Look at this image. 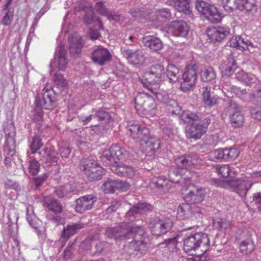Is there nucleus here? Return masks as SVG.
<instances>
[{
    "label": "nucleus",
    "mask_w": 261,
    "mask_h": 261,
    "mask_svg": "<svg viewBox=\"0 0 261 261\" xmlns=\"http://www.w3.org/2000/svg\"><path fill=\"white\" fill-rule=\"evenodd\" d=\"M108 238L114 239L116 243L133 238V241L124 246V250L129 255L137 256L147 250L149 239L144 228L135 226L132 223H121L119 226L109 228L106 230Z\"/></svg>",
    "instance_id": "nucleus-1"
},
{
    "label": "nucleus",
    "mask_w": 261,
    "mask_h": 261,
    "mask_svg": "<svg viewBox=\"0 0 261 261\" xmlns=\"http://www.w3.org/2000/svg\"><path fill=\"white\" fill-rule=\"evenodd\" d=\"M34 119L39 123L41 122L43 116V109L53 110L57 105L54 92L50 88L45 87L41 95L38 94L35 98Z\"/></svg>",
    "instance_id": "nucleus-2"
},
{
    "label": "nucleus",
    "mask_w": 261,
    "mask_h": 261,
    "mask_svg": "<svg viewBox=\"0 0 261 261\" xmlns=\"http://www.w3.org/2000/svg\"><path fill=\"white\" fill-rule=\"evenodd\" d=\"M210 239L204 233L191 234L184 240V250L191 255L198 250L204 253L210 249Z\"/></svg>",
    "instance_id": "nucleus-3"
},
{
    "label": "nucleus",
    "mask_w": 261,
    "mask_h": 261,
    "mask_svg": "<svg viewBox=\"0 0 261 261\" xmlns=\"http://www.w3.org/2000/svg\"><path fill=\"white\" fill-rule=\"evenodd\" d=\"M135 108L141 116L153 117L157 112L154 99L147 93H140L134 99Z\"/></svg>",
    "instance_id": "nucleus-4"
},
{
    "label": "nucleus",
    "mask_w": 261,
    "mask_h": 261,
    "mask_svg": "<svg viewBox=\"0 0 261 261\" xmlns=\"http://www.w3.org/2000/svg\"><path fill=\"white\" fill-rule=\"evenodd\" d=\"M165 77V69L161 64H155L151 66L149 72L145 74V80L148 84L143 83L145 88L147 89L151 94L160 98V94L158 93L157 86L153 87L152 85L159 84Z\"/></svg>",
    "instance_id": "nucleus-5"
},
{
    "label": "nucleus",
    "mask_w": 261,
    "mask_h": 261,
    "mask_svg": "<svg viewBox=\"0 0 261 261\" xmlns=\"http://www.w3.org/2000/svg\"><path fill=\"white\" fill-rule=\"evenodd\" d=\"M195 7L199 13L203 14L207 20L213 23L221 22L224 17L216 7L203 1H197Z\"/></svg>",
    "instance_id": "nucleus-6"
},
{
    "label": "nucleus",
    "mask_w": 261,
    "mask_h": 261,
    "mask_svg": "<svg viewBox=\"0 0 261 261\" xmlns=\"http://www.w3.org/2000/svg\"><path fill=\"white\" fill-rule=\"evenodd\" d=\"M231 92L241 99L246 102H251L256 105H261V85H256L252 93H248L245 89H241L235 86L229 88Z\"/></svg>",
    "instance_id": "nucleus-7"
},
{
    "label": "nucleus",
    "mask_w": 261,
    "mask_h": 261,
    "mask_svg": "<svg viewBox=\"0 0 261 261\" xmlns=\"http://www.w3.org/2000/svg\"><path fill=\"white\" fill-rule=\"evenodd\" d=\"M127 155L128 152L124 147L115 144L112 145L109 149H105L103 151L101 160L103 163L108 165L112 160H125Z\"/></svg>",
    "instance_id": "nucleus-8"
},
{
    "label": "nucleus",
    "mask_w": 261,
    "mask_h": 261,
    "mask_svg": "<svg viewBox=\"0 0 261 261\" xmlns=\"http://www.w3.org/2000/svg\"><path fill=\"white\" fill-rule=\"evenodd\" d=\"M211 121V119L207 117L198 123H192L187 130V137L195 140L199 139L206 132Z\"/></svg>",
    "instance_id": "nucleus-9"
},
{
    "label": "nucleus",
    "mask_w": 261,
    "mask_h": 261,
    "mask_svg": "<svg viewBox=\"0 0 261 261\" xmlns=\"http://www.w3.org/2000/svg\"><path fill=\"white\" fill-rule=\"evenodd\" d=\"M172 224L173 222L170 219H154L149 223V227L153 235L160 236L170 231Z\"/></svg>",
    "instance_id": "nucleus-10"
},
{
    "label": "nucleus",
    "mask_w": 261,
    "mask_h": 261,
    "mask_svg": "<svg viewBox=\"0 0 261 261\" xmlns=\"http://www.w3.org/2000/svg\"><path fill=\"white\" fill-rule=\"evenodd\" d=\"M197 78V75L195 66H187L182 75L183 82H181L180 85L181 90L184 92H186L190 90L195 85Z\"/></svg>",
    "instance_id": "nucleus-11"
},
{
    "label": "nucleus",
    "mask_w": 261,
    "mask_h": 261,
    "mask_svg": "<svg viewBox=\"0 0 261 261\" xmlns=\"http://www.w3.org/2000/svg\"><path fill=\"white\" fill-rule=\"evenodd\" d=\"M97 200V197L93 194L81 196L76 200L75 211L80 214L84 213L92 209Z\"/></svg>",
    "instance_id": "nucleus-12"
},
{
    "label": "nucleus",
    "mask_w": 261,
    "mask_h": 261,
    "mask_svg": "<svg viewBox=\"0 0 261 261\" xmlns=\"http://www.w3.org/2000/svg\"><path fill=\"white\" fill-rule=\"evenodd\" d=\"M189 31V27L184 21H174L170 23L167 32L175 37H186Z\"/></svg>",
    "instance_id": "nucleus-13"
},
{
    "label": "nucleus",
    "mask_w": 261,
    "mask_h": 261,
    "mask_svg": "<svg viewBox=\"0 0 261 261\" xmlns=\"http://www.w3.org/2000/svg\"><path fill=\"white\" fill-rule=\"evenodd\" d=\"M111 58L109 50L103 47H98L93 50L91 56L93 62L100 66H103L110 61Z\"/></svg>",
    "instance_id": "nucleus-14"
},
{
    "label": "nucleus",
    "mask_w": 261,
    "mask_h": 261,
    "mask_svg": "<svg viewBox=\"0 0 261 261\" xmlns=\"http://www.w3.org/2000/svg\"><path fill=\"white\" fill-rule=\"evenodd\" d=\"M6 141L4 146V151L7 155L12 156L15 153V132L13 126L10 127V131L5 129Z\"/></svg>",
    "instance_id": "nucleus-15"
},
{
    "label": "nucleus",
    "mask_w": 261,
    "mask_h": 261,
    "mask_svg": "<svg viewBox=\"0 0 261 261\" xmlns=\"http://www.w3.org/2000/svg\"><path fill=\"white\" fill-rule=\"evenodd\" d=\"M128 62L133 65H141L145 60V56L140 49L127 48L123 51Z\"/></svg>",
    "instance_id": "nucleus-16"
},
{
    "label": "nucleus",
    "mask_w": 261,
    "mask_h": 261,
    "mask_svg": "<svg viewBox=\"0 0 261 261\" xmlns=\"http://www.w3.org/2000/svg\"><path fill=\"white\" fill-rule=\"evenodd\" d=\"M109 165L110 170L119 176L133 178L135 175L136 171L130 166L116 162L114 164L110 163Z\"/></svg>",
    "instance_id": "nucleus-17"
},
{
    "label": "nucleus",
    "mask_w": 261,
    "mask_h": 261,
    "mask_svg": "<svg viewBox=\"0 0 261 261\" xmlns=\"http://www.w3.org/2000/svg\"><path fill=\"white\" fill-rule=\"evenodd\" d=\"M230 33L229 29L226 27H217L210 28L207 35L213 42H220L225 39Z\"/></svg>",
    "instance_id": "nucleus-18"
},
{
    "label": "nucleus",
    "mask_w": 261,
    "mask_h": 261,
    "mask_svg": "<svg viewBox=\"0 0 261 261\" xmlns=\"http://www.w3.org/2000/svg\"><path fill=\"white\" fill-rule=\"evenodd\" d=\"M230 108L232 109L230 115V122L232 126L236 127L242 126L245 122V117L241 111V107L234 103L231 104Z\"/></svg>",
    "instance_id": "nucleus-19"
},
{
    "label": "nucleus",
    "mask_w": 261,
    "mask_h": 261,
    "mask_svg": "<svg viewBox=\"0 0 261 261\" xmlns=\"http://www.w3.org/2000/svg\"><path fill=\"white\" fill-rule=\"evenodd\" d=\"M67 57L64 46H59L55 54L54 61L50 62V66L52 67L55 62H58L59 70H64L67 64Z\"/></svg>",
    "instance_id": "nucleus-20"
},
{
    "label": "nucleus",
    "mask_w": 261,
    "mask_h": 261,
    "mask_svg": "<svg viewBox=\"0 0 261 261\" xmlns=\"http://www.w3.org/2000/svg\"><path fill=\"white\" fill-rule=\"evenodd\" d=\"M230 185L240 196L245 197L252 184L249 180L237 179L230 182Z\"/></svg>",
    "instance_id": "nucleus-21"
},
{
    "label": "nucleus",
    "mask_w": 261,
    "mask_h": 261,
    "mask_svg": "<svg viewBox=\"0 0 261 261\" xmlns=\"http://www.w3.org/2000/svg\"><path fill=\"white\" fill-rule=\"evenodd\" d=\"M151 209L152 206L150 204L146 203H139L132 207L126 213L125 217L126 219L133 221L138 215Z\"/></svg>",
    "instance_id": "nucleus-22"
},
{
    "label": "nucleus",
    "mask_w": 261,
    "mask_h": 261,
    "mask_svg": "<svg viewBox=\"0 0 261 261\" xmlns=\"http://www.w3.org/2000/svg\"><path fill=\"white\" fill-rule=\"evenodd\" d=\"M205 192L203 189L194 188L185 194V200L194 203L201 202L205 197Z\"/></svg>",
    "instance_id": "nucleus-23"
},
{
    "label": "nucleus",
    "mask_w": 261,
    "mask_h": 261,
    "mask_svg": "<svg viewBox=\"0 0 261 261\" xmlns=\"http://www.w3.org/2000/svg\"><path fill=\"white\" fill-rule=\"evenodd\" d=\"M44 207H46L48 211H51L56 214L60 213L62 211L61 204L52 196H46L42 200Z\"/></svg>",
    "instance_id": "nucleus-24"
},
{
    "label": "nucleus",
    "mask_w": 261,
    "mask_h": 261,
    "mask_svg": "<svg viewBox=\"0 0 261 261\" xmlns=\"http://www.w3.org/2000/svg\"><path fill=\"white\" fill-rule=\"evenodd\" d=\"M193 213V206L191 204L181 203L177 208L176 217L179 220H186L191 218Z\"/></svg>",
    "instance_id": "nucleus-25"
},
{
    "label": "nucleus",
    "mask_w": 261,
    "mask_h": 261,
    "mask_svg": "<svg viewBox=\"0 0 261 261\" xmlns=\"http://www.w3.org/2000/svg\"><path fill=\"white\" fill-rule=\"evenodd\" d=\"M142 42L145 46L154 51L160 50L163 47L162 41L159 38L152 36L143 37Z\"/></svg>",
    "instance_id": "nucleus-26"
},
{
    "label": "nucleus",
    "mask_w": 261,
    "mask_h": 261,
    "mask_svg": "<svg viewBox=\"0 0 261 261\" xmlns=\"http://www.w3.org/2000/svg\"><path fill=\"white\" fill-rule=\"evenodd\" d=\"M84 224L82 223H75L68 224L64 227L62 236L63 238L68 240L71 236L77 233L80 230L84 228Z\"/></svg>",
    "instance_id": "nucleus-27"
},
{
    "label": "nucleus",
    "mask_w": 261,
    "mask_h": 261,
    "mask_svg": "<svg viewBox=\"0 0 261 261\" xmlns=\"http://www.w3.org/2000/svg\"><path fill=\"white\" fill-rule=\"evenodd\" d=\"M167 4L173 6L179 12L185 14H189L190 9L189 0H167Z\"/></svg>",
    "instance_id": "nucleus-28"
},
{
    "label": "nucleus",
    "mask_w": 261,
    "mask_h": 261,
    "mask_svg": "<svg viewBox=\"0 0 261 261\" xmlns=\"http://www.w3.org/2000/svg\"><path fill=\"white\" fill-rule=\"evenodd\" d=\"M174 162L177 168L181 169H187L192 165L195 164V160L189 155L180 156L175 159Z\"/></svg>",
    "instance_id": "nucleus-29"
},
{
    "label": "nucleus",
    "mask_w": 261,
    "mask_h": 261,
    "mask_svg": "<svg viewBox=\"0 0 261 261\" xmlns=\"http://www.w3.org/2000/svg\"><path fill=\"white\" fill-rule=\"evenodd\" d=\"M159 99L161 100L160 98ZM162 100L166 103V109L169 113L172 115H179L180 114L181 108L175 100L173 99H168L167 97H165Z\"/></svg>",
    "instance_id": "nucleus-30"
},
{
    "label": "nucleus",
    "mask_w": 261,
    "mask_h": 261,
    "mask_svg": "<svg viewBox=\"0 0 261 261\" xmlns=\"http://www.w3.org/2000/svg\"><path fill=\"white\" fill-rule=\"evenodd\" d=\"M95 9L100 14L107 16L109 19L117 21L119 19V16L118 14L108 11L101 2H98L96 3Z\"/></svg>",
    "instance_id": "nucleus-31"
},
{
    "label": "nucleus",
    "mask_w": 261,
    "mask_h": 261,
    "mask_svg": "<svg viewBox=\"0 0 261 261\" xmlns=\"http://www.w3.org/2000/svg\"><path fill=\"white\" fill-rule=\"evenodd\" d=\"M203 101L205 106L211 107L217 103V98L212 95L211 88L204 87L202 88Z\"/></svg>",
    "instance_id": "nucleus-32"
},
{
    "label": "nucleus",
    "mask_w": 261,
    "mask_h": 261,
    "mask_svg": "<svg viewBox=\"0 0 261 261\" xmlns=\"http://www.w3.org/2000/svg\"><path fill=\"white\" fill-rule=\"evenodd\" d=\"M85 174L90 181L97 180L100 179L105 174V170L98 165L91 170H89L88 173Z\"/></svg>",
    "instance_id": "nucleus-33"
},
{
    "label": "nucleus",
    "mask_w": 261,
    "mask_h": 261,
    "mask_svg": "<svg viewBox=\"0 0 261 261\" xmlns=\"http://www.w3.org/2000/svg\"><path fill=\"white\" fill-rule=\"evenodd\" d=\"M237 7L241 10H245L246 11H256V6L255 4L254 0H235Z\"/></svg>",
    "instance_id": "nucleus-34"
},
{
    "label": "nucleus",
    "mask_w": 261,
    "mask_h": 261,
    "mask_svg": "<svg viewBox=\"0 0 261 261\" xmlns=\"http://www.w3.org/2000/svg\"><path fill=\"white\" fill-rule=\"evenodd\" d=\"M166 74L169 82L171 83L177 82L180 75L178 68L173 64L168 65Z\"/></svg>",
    "instance_id": "nucleus-35"
},
{
    "label": "nucleus",
    "mask_w": 261,
    "mask_h": 261,
    "mask_svg": "<svg viewBox=\"0 0 261 261\" xmlns=\"http://www.w3.org/2000/svg\"><path fill=\"white\" fill-rule=\"evenodd\" d=\"M240 252L245 255H247L252 252L255 249L254 242L251 238L241 241L240 246Z\"/></svg>",
    "instance_id": "nucleus-36"
},
{
    "label": "nucleus",
    "mask_w": 261,
    "mask_h": 261,
    "mask_svg": "<svg viewBox=\"0 0 261 261\" xmlns=\"http://www.w3.org/2000/svg\"><path fill=\"white\" fill-rule=\"evenodd\" d=\"M44 152L46 154L47 158H45L43 156L39 159L40 161L43 162H53L57 163L58 160L57 157L58 153L55 150L54 147L51 146L48 148H44Z\"/></svg>",
    "instance_id": "nucleus-37"
},
{
    "label": "nucleus",
    "mask_w": 261,
    "mask_h": 261,
    "mask_svg": "<svg viewBox=\"0 0 261 261\" xmlns=\"http://www.w3.org/2000/svg\"><path fill=\"white\" fill-rule=\"evenodd\" d=\"M69 50L72 55H78L83 47L84 41L82 38L72 39L70 40Z\"/></svg>",
    "instance_id": "nucleus-38"
},
{
    "label": "nucleus",
    "mask_w": 261,
    "mask_h": 261,
    "mask_svg": "<svg viewBox=\"0 0 261 261\" xmlns=\"http://www.w3.org/2000/svg\"><path fill=\"white\" fill-rule=\"evenodd\" d=\"M239 49L241 50H248L250 53L255 51L254 48L256 47L255 46L251 41L249 40L246 36L243 37H240L239 38Z\"/></svg>",
    "instance_id": "nucleus-39"
},
{
    "label": "nucleus",
    "mask_w": 261,
    "mask_h": 261,
    "mask_svg": "<svg viewBox=\"0 0 261 261\" xmlns=\"http://www.w3.org/2000/svg\"><path fill=\"white\" fill-rule=\"evenodd\" d=\"M201 77L202 80L204 82L212 81L216 78V73L213 68L205 67L201 71Z\"/></svg>",
    "instance_id": "nucleus-40"
},
{
    "label": "nucleus",
    "mask_w": 261,
    "mask_h": 261,
    "mask_svg": "<svg viewBox=\"0 0 261 261\" xmlns=\"http://www.w3.org/2000/svg\"><path fill=\"white\" fill-rule=\"evenodd\" d=\"M236 79L248 85L254 82L255 77L252 74L247 73L242 70H240L236 74Z\"/></svg>",
    "instance_id": "nucleus-41"
},
{
    "label": "nucleus",
    "mask_w": 261,
    "mask_h": 261,
    "mask_svg": "<svg viewBox=\"0 0 261 261\" xmlns=\"http://www.w3.org/2000/svg\"><path fill=\"white\" fill-rule=\"evenodd\" d=\"M142 146L146 151H150L153 153L155 150L159 148L160 144L156 138L150 137Z\"/></svg>",
    "instance_id": "nucleus-42"
},
{
    "label": "nucleus",
    "mask_w": 261,
    "mask_h": 261,
    "mask_svg": "<svg viewBox=\"0 0 261 261\" xmlns=\"http://www.w3.org/2000/svg\"><path fill=\"white\" fill-rule=\"evenodd\" d=\"M43 145L41 140L38 136H35L32 138V140L30 141L29 147L32 154L37 153V151L40 149ZM39 155L41 154V152H38Z\"/></svg>",
    "instance_id": "nucleus-43"
},
{
    "label": "nucleus",
    "mask_w": 261,
    "mask_h": 261,
    "mask_svg": "<svg viewBox=\"0 0 261 261\" xmlns=\"http://www.w3.org/2000/svg\"><path fill=\"white\" fill-rule=\"evenodd\" d=\"M137 135L138 137L134 139L139 141L141 145L150 138L149 130L146 127H141Z\"/></svg>",
    "instance_id": "nucleus-44"
},
{
    "label": "nucleus",
    "mask_w": 261,
    "mask_h": 261,
    "mask_svg": "<svg viewBox=\"0 0 261 261\" xmlns=\"http://www.w3.org/2000/svg\"><path fill=\"white\" fill-rule=\"evenodd\" d=\"M141 127V126L136 121H129L127 123L126 129L128 131L130 136L133 139L138 137L137 134Z\"/></svg>",
    "instance_id": "nucleus-45"
},
{
    "label": "nucleus",
    "mask_w": 261,
    "mask_h": 261,
    "mask_svg": "<svg viewBox=\"0 0 261 261\" xmlns=\"http://www.w3.org/2000/svg\"><path fill=\"white\" fill-rule=\"evenodd\" d=\"M237 68V64L234 59L228 58L226 67L223 70V74L226 76H230L234 72Z\"/></svg>",
    "instance_id": "nucleus-46"
},
{
    "label": "nucleus",
    "mask_w": 261,
    "mask_h": 261,
    "mask_svg": "<svg viewBox=\"0 0 261 261\" xmlns=\"http://www.w3.org/2000/svg\"><path fill=\"white\" fill-rule=\"evenodd\" d=\"M116 180L108 179L102 185L103 192L107 193H113L116 191Z\"/></svg>",
    "instance_id": "nucleus-47"
},
{
    "label": "nucleus",
    "mask_w": 261,
    "mask_h": 261,
    "mask_svg": "<svg viewBox=\"0 0 261 261\" xmlns=\"http://www.w3.org/2000/svg\"><path fill=\"white\" fill-rule=\"evenodd\" d=\"M153 182L157 188L163 189L164 192H166L170 186L169 180L161 177L154 178Z\"/></svg>",
    "instance_id": "nucleus-48"
},
{
    "label": "nucleus",
    "mask_w": 261,
    "mask_h": 261,
    "mask_svg": "<svg viewBox=\"0 0 261 261\" xmlns=\"http://www.w3.org/2000/svg\"><path fill=\"white\" fill-rule=\"evenodd\" d=\"M97 162L93 159H85L82 161V170L84 173H88L89 170L98 165Z\"/></svg>",
    "instance_id": "nucleus-49"
},
{
    "label": "nucleus",
    "mask_w": 261,
    "mask_h": 261,
    "mask_svg": "<svg viewBox=\"0 0 261 261\" xmlns=\"http://www.w3.org/2000/svg\"><path fill=\"white\" fill-rule=\"evenodd\" d=\"M181 118L185 122H190L191 121H197L199 119V116L195 113L190 111H185L181 114Z\"/></svg>",
    "instance_id": "nucleus-50"
},
{
    "label": "nucleus",
    "mask_w": 261,
    "mask_h": 261,
    "mask_svg": "<svg viewBox=\"0 0 261 261\" xmlns=\"http://www.w3.org/2000/svg\"><path fill=\"white\" fill-rule=\"evenodd\" d=\"M40 169L39 163L34 159L29 162V173L32 175H35L39 172Z\"/></svg>",
    "instance_id": "nucleus-51"
},
{
    "label": "nucleus",
    "mask_w": 261,
    "mask_h": 261,
    "mask_svg": "<svg viewBox=\"0 0 261 261\" xmlns=\"http://www.w3.org/2000/svg\"><path fill=\"white\" fill-rule=\"evenodd\" d=\"M225 161L236 159L239 155V152L236 148H225Z\"/></svg>",
    "instance_id": "nucleus-52"
},
{
    "label": "nucleus",
    "mask_w": 261,
    "mask_h": 261,
    "mask_svg": "<svg viewBox=\"0 0 261 261\" xmlns=\"http://www.w3.org/2000/svg\"><path fill=\"white\" fill-rule=\"evenodd\" d=\"M216 169L217 173L223 177H227L230 175V169L228 165H218Z\"/></svg>",
    "instance_id": "nucleus-53"
},
{
    "label": "nucleus",
    "mask_w": 261,
    "mask_h": 261,
    "mask_svg": "<svg viewBox=\"0 0 261 261\" xmlns=\"http://www.w3.org/2000/svg\"><path fill=\"white\" fill-rule=\"evenodd\" d=\"M251 204L255 206L259 212H261V192H256L252 194Z\"/></svg>",
    "instance_id": "nucleus-54"
},
{
    "label": "nucleus",
    "mask_w": 261,
    "mask_h": 261,
    "mask_svg": "<svg viewBox=\"0 0 261 261\" xmlns=\"http://www.w3.org/2000/svg\"><path fill=\"white\" fill-rule=\"evenodd\" d=\"M54 80L55 84L59 88L65 87L67 85V81L61 74L56 73Z\"/></svg>",
    "instance_id": "nucleus-55"
},
{
    "label": "nucleus",
    "mask_w": 261,
    "mask_h": 261,
    "mask_svg": "<svg viewBox=\"0 0 261 261\" xmlns=\"http://www.w3.org/2000/svg\"><path fill=\"white\" fill-rule=\"evenodd\" d=\"M225 148L218 149L211 152L210 153V156L212 160L216 159L225 160Z\"/></svg>",
    "instance_id": "nucleus-56"
},
{
    "label": "nucleus",
    "mask_w": 261,
    "mask_h": 261,
    "mask_svg": "<svg viewBox=\"0 0 261 261\" xmlns=\"http://www.w3.org/2000/svg\"><path fill=\"white\" fill-rule=\"evenodd\" d=\"M95 118L97 117L99 121H104L106 122H109L111 117L109 113L103 110H98L96 112Z\"/></svg>",
    "instance_id": "nucleus-57"
},
{
    "label": "nucleus",
    "mask_w": 261,
    "mask_h": 261,
    "mask_svg": "<svg viewBox=\"0 0 261 261\" xmlns=\"http://www.w3.org/2000/svg\"><path fill=\"white\" fill-rule=\"evenodd\" d=\"M27 219L29 224L36 230H38L39 225V221L33 214H29V210L27 209Z\"/></svg>",
    "instance_id": "nucleus-58"
},
{
    "label": "nucleus",
    "mask_w": 261,
    "mask_h": 261,
    "mask_svg": "<svg viewBox=\"0 0 261 261\" xmlns=\"http://www.w3.org/2000/svg\"><path fill=\"white\" fill-rule=\"evenodd\" d=\"M215 224L217 225L221 229L224 230L230 229L231 226V224L230 221L221 219L217 220V221L215 222Z\"/></svg>",
    "instance_id": "nucleus-59"
},
{
    "label": "nucleus",
    "mask_w": 261,
    "mask_h": 261,
    "mask_svg": "<svg viewBox=\"0 0 261 261\" xmlns=\"http://www.w3.org/2000/svg\"><path fill=\"white\" fill-rule=\"evenodd\" d=\"M48 176V175L47 173H45L40 176L34 178L33 179V181L34 182L35 188L36 189H39Z\"/></svg>",
    "instance_id": "nucleus-60"
},
{
    "label": "nucleus",
    "mask_w": 261,
    "mask_h": 261,
    "mask_svg": "<svg viewBox=\"0 0 261 261\" xmlns=\"http://www.w3.org/2000/svg\"><path fill=\"white\" fill-rule=\"evenodd\" d=\"M13 18V12L9 10L4 15L2 19V23L4 25H9L11 24Z\"/></svg>",
    "instance_id": "nucleus-61"
},
{
    "label": "nucleus",
    "mask_w": 261,
    "mask_h": 261,
    "mask_svg": "<svg viewBox=\"0 0 261 261\" xmlns=\"http://www.w3.org/2000/svg\"><path fill=\"white\" fill-rule=\"evenodd\" d=\"M165 243L167 244L166 247L168 249H171L172 252L176 251L177 241L176 238H171L166 240L165 241Z\"/></svg>",
    "instance_id": "nucleus-62"
},
{
    "label": "nucleus",
    "mask_w": 261,
    "mask_h": 261,
    "mask_svg": "<svg viewBox=\"0 0 261 261\" xmlns=\"http://www.w3.org/2000/svg\"><path fill=\"white\" fill-rule=\"evenodd\" d=\"M116 191H125L129 188V184L123 180H116Z\"/></svg>",
    "instance_id": "nucleus-63"
},
{
    "label": "nucleus",
    "mask_w": 261,
    "mask_h": 261,
    "mask_svg": "<svg viewBox=\"0 0 261 261\" xmlns=\"http://www.w3.org/2000/svg\"><path fill=\"white\" fill-rule=\"evenodd\" d=\"M84 22L88 24H91L94 21L95 17L93 10L90 9L87 11L84 17Z\"/></svg>",
    "instance_id": "nucleus-64"
}]
</instances>
